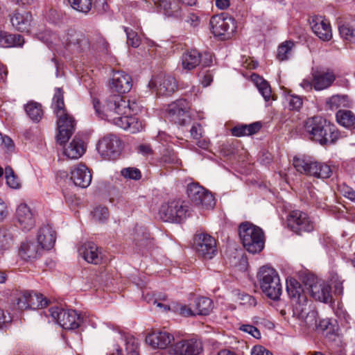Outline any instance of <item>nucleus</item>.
I'll list each match as a JSON object with an SVG mask.
<instances>
[{"mask_svg": "<svg viewBox=\"0 0 355 355\" xmlns=\"http://www.w3.org/2000/svg\"><path fill=\"white\" fill-rule=\"evenodd\" d=\"M92 216L95 220L103 223L108 218V209L105 207H96L92 211Z\"/></svg>", "mask_w": 355, "mask_h": 355, "instance_id": "5fc2aeb1", "label": "nucleus"}, {"mask_svg": "<svg viewBox=\"0 0 355 355\" xmlns=\"http://www.w3.org/2000/svg\"><path fill=\"white\" fill-rule=\"evenodd\" d=\"M132 78L123 71H114L110 81V87L118 94L129 92L132 88Z\"/></svg>", "mask_w": 355, "mask_h": 355, "instance_id": "412c9836", "label": "nucleus"}, {"mask_svg": "<svg viewBox=\"0 0 355 355\" xmlns=\"http://www.w3.org/2000/svg\"><path fill=\"white\" fill-rule=\"evenodd\" d=\"M12 241V235L8 230H0V250L9 248Z\"/></svg>", "mask_w": 355, "mask_h": 355, "instance_id": "864d4df0", "label": "nucleus"}, {"mask_svg": "<svg viewBox=\"0 0 355 355\" xmlns=\"http://www.w3.org/2000/svg\"><path fill=\"white\" fill-rule=\"evenodd\" d=\"M239 237L244 248L249 252H260L264 246V236L262 230L249 222L242 223L239 227Z\"/></svg>", "mask_w": 355, "mask_h": 355, "instance_id": "423d86ee", "label": "nucleus"}, {"mask_svg": "<svg viewBox=\"0 0 355 355\" xmlns=\"http://www.w3.org/2000/svg\"><path fill=\"white\" fill-rule=\"evenodd\" d=\"M91 49L94 51L104 52L107 51L108 44L102 36L97 35L91 41Z\"/></svg>", "mask_w": 355, "mask_h": 355, "instance_id": "6e6d98bb", "label": "nucleus"}, {"mask_svg": "<svg viewBox=\"0 0 355 355\" xmlns=\"http://www.w3.org/2000/svg\"><path fill=\"white\" fill-rule=\"evenodd\" d=\"M330 282L334 286L335 293L338 295H342L343 293V281L338 276L337 273H332L331 275Z\"/></svg>", "mask_w": 355, "mask_h": 355, "instance_id": "13d9d810", "label": "nucleus"}, {"mask_svg": "<svg viewBox=\"0 0 355 355\" xmlns=\"http://www.w3.org/2000/svg\"><path fill=\"white\" fill-rule=\"evenodd\" d=\"M313 85L315 90L320 91L329 87L336 80L330 71H315L312 73Z\"/></svg>", "mask_w": 355, "mask_h": 355, "instance_id": "a878e982", "label": "nucleus"}, {"mask_svg": "<svg viewBox=\"0 0 355 355\" xmlns=\"http://www.w3.org/2000/svg\"><path fill=\"white\" fill-rule=\"evenodd\" d=\"M137 151L139 153L141 154L144 156H148L152 155L153 150L150 148V145L148 144H141L137 147Z\"/></svg>", "mask_w": 355, "mask_h": 355, "instance_id": "774afa93", "label": "nucleus"}, {"mask_svg": "<svg viewBox=\"0 0 355 355\" xmlns=\"http://www.w3.org/2000/svg\"><path fill=\"white\" fill-rule=\"evenodd\" d=\"M29 309H43L48 305V300L43 295L30 291Z\"/></svg>", "mask_w": 355, "mask_h": 355, "instance_id": "37998d69", "label": "nucleus"}, {"mask_svg": "<svg viewBox=\"0 0 355 355\" xmlns=\"http://www.w3.org/2000/svg\"><path fill=\"white\" fill-rule=\"evenodd\" d=\"M210 26L211 32L216 37L232 33L236 28L234 19L223 15L213 16L210 19Z\"/></svg>", "mask_w": 355, "mask_h": 355, "instance_id": "dca6fc26", "label": "nucleus"}, {"mask_svg": "<svg viewBox=\"0 0 355 355\" xmlns=\"http://www.w3.org/2000/svg\"><path fill=\"white\" fill-rule=\"evenodd\" d=\"M71 7L80 12L87 14L92 7V0H69Z\"/></svg>", "mask_w": 355, "mask_h": 355, "instance_id": "de8ad7c7", "label": "nucleus"}, {"mask_svg": "<svg viewBox=\"0 0 355 355\" xmlns=\"http://www.w3.org/2000/svg\"><path fill=\"white\" fill-rule=\"evenodd\" d=\"M136 114L132 112L130 114L114 115L112 117L105 119V120L111 121L120 128L129 130L131 133H136L142 130L141 122L133 116Z\"/></svg>", "mask_w": 355, "mask_h": 355, "instance_id": "f3484780", "label": "nucleus"}, {"mask_svg": "<svg viewBox=\"0 0 355 355\" xmlns=\"http://www.w3.org/2000/svg\"><path fill=\"white\" fill-rule=\"evenodd\" d=\"M202 128L199 123H195L190 130L191 137L195 140H198L202 137Z\"/></svg>", "mask_w": 355, "mask_h": 355, "instance_id": "e2e57ef3", "label": "nucleus"}, {"mask_svg": "<svg viewBox=\"0 0 355 355\" xmlns=\"http://www.w3.org/2000/svg\"><path fill=\"white\" fill-rule=\"evenodd\" d=\"M337 122L347 129L355 128V114L350 110H340L336 114Z\"/></svg>", "mask_w": 355, "mask_h": 355, "instance_id": "e433bc0d", "label": "nucleus"}, {"mask_svg": "<svg viewBox=\"0 0 355 355\" xmlns=\"http://www.w3.org/2000/svg\"><path fill=\"white\" fill-rule=\"evenodd\" d=\"M251 355H272V353L261 345L253 347Z\"/></svg>", "mask_w": 355, "mask_h": 355, "instance_id": "0e129e2a", "label": "nucleus"}, {"mask_svg": "<svg viewBox=\"0 0 355 355\" xmlns=\"http://www.w3.org/2000/svg\"><path fill=\"white\" fill-rule=\"evenodd\" d=\"M55 232L49 225L41 227L38 232L36 241L42 250L51 249L55 242Z\"/></svg>", "mask_w": 355, "mask_h": 355, "instance_id": "c85d7f7f", "label": "nucleus"}, {"mask_svg": "<svg viewBox=\"0 0 355 355\" xmlns=\"http://www.w3.org/2000/svg\"><path fill=\"white\" fill-rule=\"evenodd\" d=\"M51 42L55 45H62L64 48L73 51H85L91 49V41L88 37L73 30H69L60 35L52 33Z\"/></svg>", "mask_w": 355, "mask_h": 355, "instance_id": "0eeeda50", "label": "nucleus"}, {"mask_svg": "<svg viewBox=\"0 0 355 355\" xmlns=\"http://www.w3.org/2000/svg\"><path fill=\"white\" fill-rule=\"evenodd\" d=\"M78 252L87 262L90 263L98 264L103 259L101 249L92 241L83 244L78 249Z\"/></svg>", "mask_w": 355, "mask_h": 355, "instance_id": "4be33fe9", "label": "nucleus"}, {"mask_svg": "<svg viewBox=\"0 0 355 355\" xmlns=\"http://www.w3.org/2000/svg\"><path fill=\"white\" fill-rule=\"evenodd\" d=\"M312 167L311 176L313 177L326 179L331 175L332 171L331 167L325 163L315 161L314 165Z\"/></svg>", "mask_w": 355, "mask_h": 355, "instance_id": "a19ab883", "label": "nucleus"}, {"mask_svg": "<svg viewBox=\"0 0 355 355\" xmlns=\"http://www.w3.org/2000/svg\"><path fill=\"white\" fill-rule=\"evenodd\" d=\"M24 42V38L20 35L10 34L0 30V46L9 48L17 46H21Z\"/></svg>", "mask_w": 355, "mask_h": 355, "instance_id": "f704fd0d", "label": "nucleus"}, {"mask_svg": "<svg viewBox=\"0 0 355 355\" xmlns=\"http://www.w3.org/2000/svg\"><path fill=\"white\" fill-rule=\"evenodd\" d=\"M304 132L310 139L320 144H333L339 138V132L320 116L308 118L304 124Z\"/></svg>", "mask_w": 355, "mask_h": 355, "instance_id": "20e7f679", "label": "nucleus"}, {"mask_svg": "<svg viewBox=\"0 0 355 355\" xmlns=\"http://www.w3.org/2000/svg\"><path fill=\"white\" fill-rule=\"evenodd\" d=\"M12 26L21 32H29L33 21L31 12L16 10L10 19Z\"/></svg>", "mask_w": 355, "mask_h": 355, "instance_id": "cd10ccee", "label": "nucleus"}, {"mask_svg": "<svg viewBox=\"0 0 355 355\" xmlns=\"http://www.w3.org/2000/svg\"><path fill=\"white\" fill-rule=\"evenodd\" d=\"M196 315H207L213 310V302L205 297H200L194 300L193 305Z\"/></svg>", "mask_w": 355, "mask_h": 355, "instance_id": "c9c22d12", "label": "nucleus"}, {"mask_svg": "<svg viewBox=\"0 0 355 355\" xmlns=\"http://www.w3.org/2000/svg\"><path fill=\"white\" fill-rule=\"evenodd\" d=\"M239 329L243 332L248 333L257 339L261 338L259 330L251 324H242L240 326Z\"/></svg>", "mask_w": 355, "mask_h": 355, "instance_id": "bf43d9fd", "label": "nucleus"}, {"mask_svg": "<svg viewBox=\"0 0 355 355\" xmlns=\"http://www.w3.org/2000/svg\"><path fill=\"white\" fill-rule=\"evenodd\" d=\"M71 180L75 185L87 188L91 184L92 174L85 164H79L71 171Z\"/></svg>", "mask_w": 355, "mask_h": 355, "instance_id": "b1692460", "label": "nucleus"}, {"mask_svg": "<svg viewBox=\"0 0 355 355\" xmlns=\"http://www.w3.org/2000/svg\"><path fill=\"white\" fill-rule=\"evenodd\" d=\"M171 311L184 317H191L196 315L193 308H191L185 304L179 303H173L171 305Z\"/></svg>", "mask_w": 355, "mask_h": 355, "instance_id": "09e8293b", "label": "nucleus"}, {"mask_svg": "<svg viewBox=\"0 0 355 355\" xmlns=\"http://www.w3.org/2000/svg\"><path fill=\"white\" fill-rule=\"evenodd\" d=\"M96 148L103 159H115L121 152L122 143L117 136L110 134L98 141Z\"/></svg>", "mask_w": 355, "mask_h": 355, "instance_id": "9d476101", "label": "nucleus"}, {"mask_svg": "<svg viewBox=\"0 0 355 355\" xmlns=\"http://www.w3.org/2000/svg\"><path fill=\"white\" fill-rule=\"evenodd\" d=\"M94 9L100 14L107 11L109 6L106 0H92Z\"/></svg>", "mask_w": 355, "mask_h": 355, "instance_id": "052dcab7", "label": "nucleus"}, {"mask_svg": "<svg viewBox=\"0 0 355 355\" xmlns=\"http://www.w3.org/2000/svg\"><path fill=\"white\" fill-rule=\"evenodd\" d=\"M121 174L126 179L138 180L141 178V171L135 167H128L121 171Z\"/></svg>", "mask_w": 355, "mask_h": 355, "instance_id": "4d7b16f0", "label": "nucleus"}, {"mask_svg": "<svg viewBox=\"0 0 355 355\" xmlns=\"http://www.w3.org/2000/svg\"><path fill=\"white\" fill-rule=\"evenodd\" d=\"M175 355H198L202 350L200 341L196 339L182 340L172 346Z\"/></svg>", "mask_w": 355, "mask_h": 355, "instance_id": "aec40b11", "label": "nucleus"}, {"mask_svg": "<svg viewBox=\"0 0 355 355\" xmlns=\"http://www.w3.org/2000/svg\"><path fill=\"white\" fill-rule=\"evenodd\" d=\"M123 30L126 33L127 44L133 48H137L139 46L141 40L137 33L132 28L123 26Z\"/></svg>", "mask_w": 355, "mask_h": 355, "instance_id": "3c124183", "label": "nucleus"}, {"mask_svg": "<svg viewBox=\"0 0 355 355\" xmlns=\"http://www.w3.org/2000/svg\"><path fill=\"white\" fill-rule=\"evenodd\" d=\"M262 292L273 300L279 299L282 293V286L277 272L272 267L262 266L257 275Z\"/></svg>", "mask_w": 355, "mask_h": 355, "instance_id": "39448f33", "label": "nucleus"}, {"mask_svg": "<svg viewBox=\"0 0 355 355\" xmlns=\"http://www.w3.org/2000/svg\"><path fill=\"white\" fill-rule=\"evenodd\" d=\"M86 147L84 141L77 136L71 140V141L64 148V155L71 159H79L85 153Z\"/></svg>", "mask_w": 355, "mask_h": 355, "instance_id": "c756f323", "label": "nucleus"}, {"mask_svg": "<svg viewBox=\"0 0 355 355\" xmlns=\"http://www.w3.org/2000/svg\"><path fill=\"white\" fill-rule=\"evenodd\" d=\"M189 103L184 99H179L168 105L167 117L179 125H184L189 115Z\"/></svg>", "mask_w": 355, "mask_h": 355, "instance_id": "2eb2a0df", "label": "nucleus"}, {"mask_svg": "<svg viewBox=\"0 0 355 355\" xmlns=\"http://www.w3.org/2000/svg\"><path fill=\"white\" fill-rule=\"evenodd\" d=\"M314 163L315 160L305 155L295 156L293 159V165L297 172L311 176Z\"/></svg>", "mask_w": 355, "mask_h": 355, "instance_id": "473e14b6", "label": "nucleus"}, {"mask_svg": "<svg viewBox=\"0 0 355 355\" xmlns=\"http://www.w3.org/2000/svg\"><path fill=\"white\" fill-rule=\"evenodd\" d=\"M5 177L7 184L12 189L19 187V182L17 176H15L12 168L8 166L5 168Z\"/></svg>", "mask_w": 355, "mask_h": 355, "instance_id": "603ef678", "label": "nucleus"}, {"mask_svg": "<svg viewBox=\"0 0 355 355\" xmlns=\"http://www.w3.org/2000/svg\"><path fill=\"white\" fill-rule=\"evenodd\" d=\"M310 25L313 32L322 41L332 38V31L329 21L323 16H315L311 19Z\"/></svg>", "mask_w": 355, "mask_h": 355, "instance_id": "6ab92c4d", "label": "nucleus"}, {"mask_svg": "<svg viewBox=\"0 0 355 355\" xmlns=\"http://www.w3.org/2000/svg\"><path fill=\"white\" fill-rule=\"evenodd\" d=\"M287 222L288 227L297 234L310 232L314 229V223L308 214L300 210L290 212Z\"/></svg>", "mask_w": 355, "mask_h": 355, "instance_id": "ddd939ff", "label": "nucleus"}, {"mask_svg": "<svg viewBox=\"0 0 355 355\" xmlns=\"http://www.w3.org/2000/svg\"><path fill=\"white\" fill-rule=\"evenodd\" d=\"M290 110H298L302 105V100L298 96H291L288 99Z\"/></svg>", "mask_w": 355, "mask_h": 355, "instance_id": "680f3d73", "label": "nucleus"}, {"mask_svg": "<svg viewBox=\"0 0 355 355\" xmlns=\"http://www.w3.org/2000/svg\"><path fill=\"white\" fill-rule=\"evenodd\" d=\"M193 247L200 256L206 259H212L216 252V240L206 233H197L194 236Z\"/></svg>", "mask_w": 355, "mask_h": 355, "instance_id": "f8f14e48", "label": "nucleus"}, {"mask_svg": "<svg viewBox=\"0 0 355 355\" xmlns=\"http://www.w3.org/2000/svg\"><path fill=\"white\" fill-rule=\"evenodd\" d=\"M42 250L36 241H26L21 244L19 254L23 259L31 261L39 257Z\"/></svg>", "mask_w": 355, "mask_h": 355, "instance_id": "bb28decb", "label": "nucleus"}, {"mask_svg": "<svg viewBox=\"0 0 355 355\" xmlns=\"http://www.w3.org/2000/svg\"><path fill=\"white\" fill-rule=\"evenodd\" d=\"M340 36L345 40L355 42V27L349 24H345L339 26Z\"/></svg>", "mask_w": 355, "mask_h": 355, "instance_id": "49530a36", "label": "nucleus"}, {"mask_svg": "<svg viewBox=\"0 0 355 355\" xmlns=\"http://www.w3.org/2000/svg\"><path fill=\"white\" fill-rule=\"evenodd\" d=\"M161 161L164 164L170 165L179 166L181 164L180 159H178L174 150L171 148L164 149Z\"/></svg>", "mask_w": 355, "mask_h": 355, "instance_id": "a18cd8bd", "label": "nucleus"}, {"mask_svg": "<svg viewBox=\"0 0 355 355\" xmlns=\"http://www.w3.org/2000/svg\"><path fill=\"white\" fill-rule=\"evenodd\" d=\"M29 296L30 291H22L17 293L15 301L18 309L22 311L29 309Z\"/></svg>", "mask_w": 355, "mask_h": 355, "instance_id": "c03bdc74", "label": "nucleus"}, {"mask_svg": "<svg viewBox=\"0 0 355 355\" xmlns=\"http://www.w3.org/2000/svg\"><path fill=\"white\" fill-rule=\"evenodd\" d=\"M327 105L331 110H336L339 107H349L350 101L347 95L336 94L327 99Z\"/></svg>", "mask_w": 355, "mask_h": 355, "instance_id": "ea45409f", "label": "nucleus"}, {"mask_svg": "<svg viewBox=\"0 0 355 355\" xmlns=\"http://www.w3.org/2000/svg\"><path fill=\"white\" fill-rule=\"evenodd\" d=\"M25 111L30 119L35 121L38 122L42 117L43 110L41 104L30 101L24 106Z\"/></svg>", "mask_w": 355, "mask_h": 355, "instance_id": "58836bf2", "label": "nucleus"}, {"mask_svg": "<svg viewBox=\"0 0 355 355\" xmlns=\"http://www.w3.org/2000/svg\"><path fill=\"white\" fill-rule=\"evenodd\" d=\"M12 318L10 313H6L3 309H0V328L4 324L10 322Z\"/></svg>", "mask_w": 355, "mask_h": 355, "instance_id": "338daca9", "label": "nucleus"}, {"mask_svg": "<svg viewBox=\"0 0 355 355\" xmlns=\"http://www.w3.org/2000/svg\"><path fill=\"white\" fill-rule=\"evenodd\" d=\"M93 106L96 113L101 119H105L114 115L130 114L137 113L139 107L135 101H130L120 94L109 96L101 108L100 101L93 99Z\"/></svg>", "mask_w": 355, "mask_h": 355, "instance_id": "7ed1b4c3", "label": "nucleus"}, {"mask_svg": "<svg viewBox=\"0 0 355 355\" xmlns=\"http://www.w3.org/2000/svg\"><path fill=\"white\" fill-rule=\"evenodd\" d=\"M139 341L134 336H128L125 339V350L127 355H139Z\"/></svg>", "mask_w": 355, "mask_h": 355, "instance_id": "8fccbe9b", "label": "nucleus"}, {"mask_svg": "<svg viewBox=\"0 0 355 355\" xmlns=\"http://www.w3.org/2000/svg\"><path fill=\"white\" fill-rule=\"evenodd\" d=\"M294 46L295 44L291 40H286L280 44L277 49V58L279 61H284L289 59L292 55Z\"/></svg>", "mask_w": 355, "mask_h": 355, "instance_id": "79ce46f5", "label": "nucleus"}, {"mask_svg": "<svg viewBox=\"0 0 355 355\" xmlns=\"http://www.w3.org/2000/svg\"><path fill=\"white\" fill-rule=\"evenodd\" d=\"M52 108L58 120L57 142L63 145L71 137L75 130L76 122L73 117L67 113L64 103V92L58 87L53 98Z\"/></svg>", "mask_w": 355, "mask_h": 355, "instance_id": "f03ea898", "label": "nucleus"}, {"mask_svg": "<svg viewBox=\"0 0 355 355\" xmlns=\"http://www.w3.org/2000/svg\"><path fill=\"white\" fill-rule=\"evenodd\" d=\"M312 297L320 302L330 303L332 301L331 286L324 282H317L310 287Z\"/></svg>", "mask_w": 355, "mask_h": 355, "instance_id": "7c9ffc66", "label": "nucleus"}, {"mask_svg": "<svg viewBox=\"0 0 355 355\" xmlns=\"http://www.w3.org/2000/svg\"><path fill=\"white\" fill-rule=\"evenodd\" d=\"M52 318L62 328L66 329H77L83 321L80 314L75 310H65L55 306L49 309Z\"/></svg>", "mask_w": 355, "mask_h": 355, "instance_id": "6e6552de", "label": "nucleus"}, {"mask_svg": "<svg viewBox=\"0 0 355 355\" xmlns=\"http://www.w3.org/2000/svg\"><path fill=\"white\" fill-rule=\"evenodd\" d=\"M201 62V54L196 49L186 51L181 57L182 67L187 71L195 69Z\"/></svg>", "mask_w": 355, "mask_h": 355, "instance_id": "2f4dec72", "label": "nucleus"}, {"mask_svg": "<svg viewBox=\"0 0 355 355\" xmlns=\"http://www.w3.org/2000/svg\"><path fill=\"white\" fill-rule=\"evenodd\" d=\"M174 340L173 336L167 331H154L146 338V342L153 348L164 349Z\"/></svg>", "mask_w": 355, "mask_h": 355, "instance_id": "393cba45", "label": "nucleus"}, {"mask_svg": "<svg viewBox=\"0 0 355 355\" xmlns=\"http://www.w3.org/2000/svg\"><path fill=\"white\" fill-rule=\"evenodd\" d=\"M148 87L159 96H170L177 89L178 85L174 77L159 74L151 78Z\"/></svg>", "mask_w": 355, "mask_h": 355, "instance_id": "4468645a", "label": "nucleus"}, {"mask_svg": "<svg viewBox=\"0 0 355 355\" xmlns=\"http://www.w3.org/2000/svg\"><path fill=\"white\" fill-rule=\"evenodd\" d=\"M187 193L191 201L198 207L209 209L215 205L213 195L198 183L188 184Z\"/></svg>", "mask_w": 355, "mask_h": 355, "instance_id": "9b49d317", "label": "nucleus"}, {"mask_svg": "<svg viewBox=\"0 0 355 355\" xmlns=\"http://www.w3.org/2000/svg\"><path fill=\"white\" fill-rule=\"evenodd\" d=\"M187 207L180 200H173L162 205L159 218L164 222L181 223L187 216Z\"/></svg>", "mask_w": 355, "mask_h": 355, "instance_id": "1a4fd4ad", "label": "nucleus"}, {"mask_svg": "<svg viewBox=\"0 0 355 355\" xmlns=\"http://www.w3.org/2000/svg\"><path fill=\"white\" fill-rule=\"evenodd\" d=\"M152 244H153L152 239L148 238L147 236H145L142 239L139 240L136 243V245H138L141 250L148 249L150 248Z\"/></svg>", "mask_w": 355, "mask_h": 355, "instance_id": "69168bd1", "label": "nucleus"}, {"mask_svg": "<svg viewBox=\"0 0 355 355\" xmlns=\"http://www.w3.org/2000/svg\"><path fill=\"white\" fill-rule=\"evenodd\" d=\"M15 216L21 228L28 231L34 227L35 220L33 212L26 204H20L16 210Z\"/></svg>", "mask_w": 355, "mask_h": 355, "instance_id": "5701e85b", "label": "nucleus"}, {"mask_svg": "<svg viewBox=\"0 0 355 355\" xmlns=\"http://www.w3.org/2000/svg\"><path fill=\"white\" fill-rule=\"evenodd\" d=\"M251 78L264 100L266 101H270L272 96V91L269 83L262 77L256 73H252L251 75Z\"/></svg>", "mask_w": 355, "mask_h": 355, "instance_id": "4c0bfd02", "label": "nucleus"}, {"mask_svg": "<svg viewBox=\"0 0 355 355\" xmlns=\"http://www.w3.org/2000/svg\"><path fill=\"white\" fill-rule=\"evenodd\" d=\"M166 17L180 19L183 16L182 6L178 0H152Z\"/></svg>", "mask_w": 355, "mask_h": 355, "instance_id": "a211bd4d", "label": "nucleus"}, {"mask_svg": "<svg viewBox=\"0 0 355 355\" xmlns=\"http://www.w3.org/2000/svg\"><path fill=\"white\" fill-rule=\"evenodd\" d=\"M260 122H254L249 125L241 124L232 128V134L235 137L250 136L256 134L261 128Z\"/></svg>", "mask_w": 355, "mask_h": 355, "instance_id": "72a5a7b5", "label": "nucleus"}, {"mask_svg": "<svg viewBox=\"0 0 355 355\" xmlns=\"http://www.w3.org/2000/svg\"><path fill=\"white\" fill-rule=\"evenodd\" d=\"M286 292L293 303V318L301 327H309L316 322V312L307 310V295L303 286L296 279L286 280Z\"/></svg>", "mask_w": 355, "mask_h": 355, "instance_id": "f257e3e1", "label": "nucleus"}]
</instances>
